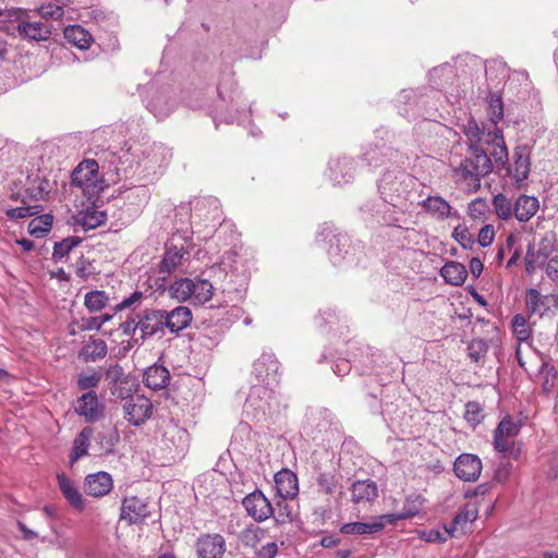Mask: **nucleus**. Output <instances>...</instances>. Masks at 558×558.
Returning a JSON list of instances; mask_svg holds the SVG:
<instances>
[{
    "instance_id": "nucleus-48",
    "label": "nucleus",
    "mask_w": 558,
    "mask_h": 558,
    "mask_svg": "<svg viewBox=\"0 0 558 558\" xmlns=\"http://www.w3.org/2000/svg\"><path fill=\"white\" fill-rule=\"evenodd\" d=\"M495 235L496 232L494 226L487 223L480 229L477 234V242L481 246L487 247L494 242Z\"/></svg>"
},
{
    "instance_id": "nucleus-63",
    "label": "nucleus",
    "mask_w": 558,
    "mask_h": 558,
    "mask_svg": "<svg viewBox=\"0 0 558 558\" xmlns=\"http://www.w3.org/2000/svg\"><path fill=\"white\" fill-rule=\"evenodd\" d=\"M17 527L23 533L25 539H33L37 536V534L29 530L22 521H17Z\"/></svg>"
},
{
    "instance_id": "nucleus-28",
    "label": "nucleus",
    "mask_w": 558,
    "mask_h": 558,
    "mask_svg": "<svg viewBox=\"0 0 558 558\" xmlns=\"http://www.w3.org/2000/svg\"><path fill=\"white\" fill-rule=\"evenodd\" d=\"M383 529H384V523L380 521H374L371 523L351 522V523L343 524L340 527V532L345 535H350V534L365 535V534L378 533Z\"/></svg>"
},
{
    "instance_id": "nucleus-23",
    "label": "nucleus",
    "mask_w": 558,
    "mask_h": 558,
    "mask_svg": "<svg viewBox=\"0 0 558 558\" xmlns=\"http://www.w3.org/2000/svg\"><path fill=\"white\" fill-rule=\"evenodd\" d=\"M440 276L452 286H462L468 278L465 266L459 262H447L440 269Z\"/></svg>"
},
{
    "instance_id": "nucleus-2",
    "label": "nucleus",
    "mask_w": 558,
    "mask_h": 558,
    "mask_svg": "<svg viewBox=\"0 0 558 558\" xmlns=\"http://www.w3.org/2000/svg\"><path fill=\"white\" fill-rule=\"evenodd\" d=\"M71 185L80 189L87 201H97L108 186L95 159H84L74 168Z\"/></svg>"
},
{
    "instance_id": "nucleus-31",
    "label": "nucleus",
    "mask_w": 558,
    "mask_h": 558,
    "mask_svg": "<svg viewBox=\"0 0 558 558\" xmlns=\"http://www.w3.org/2000/svg\"><path fill=\"white\" fill-rule=\"evenodd\" d=\"M496 216L501 220H510L513 217V206L511 199L505 194L498 193L494 195L492 201Z\"/></svg>"
},
{
    "instance_id": "nucleus-4",
    "label": "nucleus",
    "mask_w": 558,
    "mask_h": 558,
    "mask_svg": "<svg viewBox=\"0 0 558 558\" xmlns=\"http://www.w3.org/2000/svg\"><path fill=\"white\" fill-rule=\"evenodd\" d=\"M247 514L256 522H263L270 518L274 513V508L266 496L258 489L245 496L242 500Z\"/></svg>"
},
{
    "instance_id": "nucleus-24",
    "label": "nucleus",
    "mask_w": 558,
    "mask_h": 558,
    "mask_svg": "<svg viewBox=\"0 0 558 558\" xmlns=\"http://www.w3.org/2000/svg\"><path fill=\"white\" fill-rule=\"evenodd\" d=\"M557 303L555 295H542L536 289H529L526 291V308L530 314H545L549 310V302Z\"/></svg>"
},
{
    "instance_id": "nucleus-1",
    "label": "nucleus",
    "mask_w": 558,
    "mask_h": 558,
    "mask_svg": "<svg viewBox=\"0 0 558 558\" xmlns=\"http://www.w3.org/2000/svg\"><path fill=\"white\" fill-rule=\"evenodd\" d=\"M493 169L490 156L486 150L478 145L470 144L465 158L459 166L453 167V177L457 183L465 185L468 193H476L481 189L482 178L488 175Z\"/></svg>"
},
{
    "instance_id": "nucleus-13",
    "label": "nucleus",
    "mask_w": 558,
    "mask_h": 558,
    "mask_svg": "<svg viewBox=\"0 0 558 558\" xmlns=\"http://www.w3.org/2000/svg\"><path fill=\"white\" fill-rule=\"evenodd\" d=\"M57 481L59 489L69 505L78 512L84 511L86 509V499L83 497V494L75 485L74 481L64 473L58 474Z\"/></svg>"
},
{
    "instance_id": "nucleus-17",
    "label": "nucleus",
    "mask_w": 558,
    "mask_h": 558,
    "mask_svg": "<svg viewBox=\"0 0 558 558\" xmlns=\"http://www.w3.org/2000/svg\"><path fill=\"white\" fill-rule=\"evenodd\" d=\"M475 519V517H470L469 513H459L453 519L452 523L450 524V527H446V534H442L438 530H429V531H422L420 533V538L428 542V543H442L447 541L448 536H454V532L457 530V525L461 522H472Z\"/></svg>"
},
{
    "instance_id": "nucleus-38",
    "label": "nucleus",
    "mask_w": 558,
    "mask_h": 558,
    "mask_svg": "<svg viewBox=\"0 0 558 558\" xmlns=\"http://www.w3.org/2000/svg\"><path fill=\"white\" fill-rule=\"evenodd\" d=\"M80 243L81 239L77 236H69L63 239L61 242H57L53 247L52 258L56 262L62 260Z\"/></svg>"
},
{
    "instance_id": "nucleus-41",
    "label": "nucleus",
    "mask_w": 558,
    "mask_h": 558,
    "mask_svg": "<svg viewBox=\"0 0 558 558\" xmlns=\"http://www.w3.org/2000/svg\"><path fill=\"white\" fill-rule=\"evenodd\" d=\"M317 486L319 493L332 495L337 489L338 481L333 474L324 472L317 477Z\"/></svg>"
},
{
    "instance_id": "nucleus-42",
    "label": "nucleus",
    "mask_w": 558,
    "mask_h": 558,
    "mask_svg": "<svg viewBox=\"0 0 558 558\" xmlns=\"http://www.w3.org/2000/svg\"><path fill=\"white\" fill-rule=\"evenodd\" d=\"M488 114L493 125L498 124L504 118V104L499 95H492L488 105Z\"/></svg>"
},
{
    "instance_id": "nucleus-44",
    "label": "nucleus",
    "mask_w": 558,
    "mask_h": 558,
    "mask_svg": "<svg viewBox=\"0 0 558 558\" xmlns=\"http://www.w3.org/2000/svg\"><path fill=\"white\" fill-rule=\"evenodd\" d=\"M40 211L39 206H21L5 210V215L11 220H17L26 217L34 216Z\"/></svg>"
},
{
    "instance_id": "nucleus-3",
    "label": "nucleus",
    "mask_w": 558,
    "mask_h": 558,
    "mask_svg": "<svg viewBox=\"0 0 558 558\" xmlns=\"http://www.w3.org/2000/svg\"><path fill=\"white\" fill-rule=\"evenodd\" d=\"M154 405L143 395H133L123 404V416L133 426H142L153 415Z\"/></svg>"
},
{
    "instance_id": "nucleus-20",
    "label": "nucleus",
    "mask_w": 558,
    "mask_h": 558,
    "mask_svg": "<svg viewBox=\"0 0 558 558\" xmlns=\"http://www.w3.org/2000/svg\"><path fill=\"white\" fill-rule=\"evenodd\" d=\"M170 380L169 371L162 365H151L146 368L143 375V383L153 390H160L168 386Z\"/></svg>"
},
{
    "instance_id": "nucleus-54",
    "label": "nucleus",
    "mask_w": 558,
    "mask_h": 558,
    "mask_svg": "<svg viewBox=\"0 0 558 558\" xmlns=\"http://www.w3.org/2000/svg\"><path fill=\"white\" fill-rule=\"evenodd\" d=\"M469 356L475 361L478 362L480 359L484 355L486 352V344L482 340H473L469 344Z\"/></svg>"
},
{
    "instance_id": "nucleus-16",
    "label": "nucleus",
    "mask_w": 558,
    "mask_h": 558,
    "mask_svg": "<svg viewBox=\"0 0 558 558\" xmlns=\"http://www.w3.org/2000/svg\"><path fill=\"white\" fill-rule=\"evenodd\" d=\"M89 205L75 215V222L85 230L95 229L106 222L107 215L95 205L96 201H88Z\"/></svg>"
},
{
    "instance_id": "nucleus-36",
    "label": "nucleus",
    "mask_w": 558,
    "mask_h": 558,
    "mask_svg": "<svg viewBox=\"0 0 558 558\" xmlns=\"http://www.w3.org/2000/svg\"><path fill=\"white\" fill-rule=\"evenodd\" d=\"M548 258V254L542 248L535 250L529 246L525 255V269L529 274L534 272L537 268L543 266Z\"/></svg>"
},
{
    "instance_id": "nucleus-29",
    "label": "nucleus",
    "mask_w": 558,
    "mask_h": 558,
    "mask_svg": "<svg viewBox=\"0 0 558 558\" xmlns=\"http://www.w3.org/2000/svg\"><path fill=\"white\" fill-rule=\"evenodd\" d=\"M120 442V434L117 427L104 428L97 434V445L102 453H111Z\"/></svg>"
},
{
    "instance_id": "nucleus-55",
    "label": "nucleus",
    "mask_w": 558,
    "mask_h": 558,
    "mask_svg": "<svg viewBox=\"0 0 558 558\" xmlns=\"http://www.w3.org/2000/svg\"><path fill=\"white\" fill-rule=\"evenodd\" d=\"M278 553V545L276 542L267 543L256 553L258 558H274Z\"/></svg>"
},
{
    "instance_id": "nucleus-37",
    "label": "nucleus",
    "mask_w": 558,
    "mask_h": 558,
    "mask_svg": "<svg viewBox=\"0 0 558 558\" xmlns=\"http://www.w3.org/2000/svg\"><path fill=\"white\" fill-rule=\"evenodd\" d=\"M52 226V217L50 215H43L32 219L28 223V232L32 235L41 238L46 235Z\"/></svg>"
},
{
    "instance_id": "nucleus-57",
    "label": "nucleus",
    "mask_w": 558,
    "mask_h": 558,
    "mask_svg": "<svg viewBox=\"0 0 558 558\" xmlns=\"http://www.w3.org/2000/svg\"><path fill=\"white\" fill-rule=\"evenodd\" d=\"M94 349L92 351H88V348H86L87 353L93 357V360L96 359H102L107 354V345L105 341L99 340L98 342H94Z\"/></svg>"
},
{
    "instance_id": "nucleus-33",
    "label": "nucleus",
    "mask_w": 558,
    "mask_h": 558,
    "mask_svg": "<svg viewBox=\"0 0 558 558\" xmlns=\"http://www.w3.org/2000/svg\"><path fill=\"white\" fill-rule=\"evenodd\" d=\"M468 216L474 222L483 223L489 216V206L486 199L477 197L468 205Z\"/></svg>"
},
{
    "instance_id": "nucleus-39",
    "label": "nucleus",
    "mask_w": 558,
    "mask_h": 558,
    "mask_svg": "<svg viewBox=\"0 0 558 558\" xmlns=\"http://www.w3.org/2000/svg\"><path fill=\"white\" fill-rule=\"evenodd\" d=\"M485 417L484 408L477 401H469L465 404L464 418L473 427L477 426L483 422Z\"/></svg>"
},
{
    "instance_id": "nucleus-14",
    "label": "nucleus",
    "mask_w": 558,
    "mask_h": 558,
    "mask_svg": "<svg viewBox=\"0 0 558 558\" xmlns=\"http://www.w3.org/2000/svg\"><path fill=\"white\" fill-rule=\"evenodd\" d=\"M163 324L172 333H179L190 326L193 319L192 312L186 306H177L172 311L162 310Z\"/></svg>"
},
{
    "instance_id": "nucleus-12",
    "label": "nucleus",
    "mask_w": 558,
    "mask_h": 558,
    "mask_svg": "<svg viewBox=\"0 0 558 558\" xmlns=\"http://www.w3.org/2000/svg\"><path fill=\"white\" fill-rule=\"evenodd\" d=\"M225 538L220 534H204L196 543L198 558H222Z\"/></svg>"
},
{
    "instance_id": "nucleus-22",
    "label": "nucleus",
    "mask_w": 558,
    "mask_h": 558,
    "mask_svg": "<svg viewBox=\"0 0 558 558\" xmlns=\"http://www.w3.org/2000/svg\"><path fill=\"white\" fill-rule=\"evenodd\" d=\"M184 256V250L175 246L167 248L159 266L158 274L160 279L165 280L170 276L181 264Z\"/></svg>"
},
{
    "instance_id": "nucleus-53",
    "label": "nucleus",
    "mask_w": 558,
    "mask_h": 558,
    "mask_svg": "<svg viewBox=\"0 0 558 558\" xmlns=\"http://www.w3.org/2000/svg\"><path fill=\"white\" fill-rule=\"evenodd\" d=\"M415 517V511H410V512H400V513H388V514H383L378 518H376L375 521H380L385 524V522L389 523V524H395L397 523L398 521L400 520H405V519H411Z\"/></svg>"
},
{
    "instance_id": "nucleus-51",
    "label": "nucleus",
    "mask_w": 558,
    "mask_h": 558,
    "mask_svg": "<svg viewBox=\"0 0 558 558\" xmlns=\"http://www.w3.org/2000/svg\"><path fill=\"white\" fill-rule=\"evenodd\" d=\"M138 316L130 315L128 318L120 324L119 329L121 330L122 335L132 337L135 335V331L140 330V322L137 319Z\"/></svg>"
},
{
    "instance_id": "nucleus-64",
    "label": "nucleus",
    "mask_w": 558,
    "mask_h": 558,
    "mask_svg": "<svg viewBox=\"0 0 558 558\" xmlns=\"http://www.w3.org/2000/svg\"><path fill=\"white\" fill-rule=\"evenodd\" d=\"M550 472L554 476H558V451L550 458Z\"/></svg>"
},
{
    "instance_id": "nucleus-21",
    "label": "nucleus",
    "mask_w": 558,
    "mask_h": 558,
    "mask_svg": "<svg viewBox=\"0 0 558 558\" xmlns=\"http://www.w3.org/2000/svg\"><path fill=\"white\" fill-rule=\"evenodd\" d=\"M20 36L41 41L47 40L51 35V27L43 22H20L17 25Z\"/></svg>"
},
{
    "instance_id": "nucleus-47",
    "label": "nucleus",
    "mask_w": 558,
    "mask_h": 558,
    "mask_svg": "<svg viewBox=\"0 0 558 558\" xmlns=\"http://www.w3.org/2000/svg\"><path fill=\"white\" fill-rule=\"evenodd\" d=\"M143 300V292L142 291H134L130 296L124 298L120 303H118L113 311L114 313L122 312L126 308L136 307L142 303Z\"/></svg>"
},
{
    "instance_id": "nucleus-59",
    "label": "nucleus",
    "mask_w": 558,
    "mask_h": 558,
    "mask_svg": "<svg viewBox=\"0 0 558 558\" xmlns=\"http://www.w3.org/2000/svg\"><path fill=\"white\" fill-rule=\"evenodd\" d=\"M266 363L269 364L272 372H277L278 362L275 359H272L271 355H263L260 359H258L254 364L255 371L260 373L262 366H264Z\"/></svg>"
},
{
    "instance_id": "nucleus-30",
    "label": "nucleus",
    "mask_w": 558,
    "mask_h": 558,
    "mask_svg": "<svg viewBox=\"0 0 558 558\" xmlns=\"http://www.w3.org/2000/svg\"><path fill=\"white\" fill-rule=\"evenodd\" d=\"M193 279L181 278L169 287V295L179 302L186 301L193 295Z\"/></svg>"
},
{
    "instance_id": "nucleus-43",
    "label": "nucleus",
    "mask_w": 558,
    "mask_h": 558,
    "mask_svg": "<svg viewBox=\"0 0 558 558\" xmlns=\"http://www.w3.org/2000/svg\"><path fill=\"white\" fill-rule=\"evenodd\" d=\"M38 14L46 20H60L64 11L62 5H58V3H44L37 9Z\"/></svg>"
},
{
    "instance_id": "nucleus-50",
    "label": "nucleus",
    "mask_w": 558,
    "mask_h": 558,
    "mask_svg": "<svg viewBox=\"0 0 558 558\" xmlns=\"http://www.w3.org/2000/svg\"><path fill=\"white\" fill-rule=\"evenodd\" d=\"M100 374L93 372L92 374L81 375L77 380V386L81 390L96 387L100 381Z\"/></svg>"
},
{
    "instance_id": "nucleus-56",
    "label": "nucleus",
    "mask_w": 558,
    "mask_h": 558,
    "mask_svg": "<svg viewBox=\"0 0 558 558\" xmlns=\"http://www.w3.org/2000/svg\"><path fill=\"white\" fill-rule=\"evenodd\" d=\"M50 193L49 181L41 179L36 190L32 193V196L36 199H45Z\"/></svg>"
},
{
    "instance_id": "nucleus-52",
    "label": "nucleus",
    "mask_w": 558,
    "mask_h": 558,
    "mask_svg": "<svg viewBox=\"0 0 558 558\" xmlns=\"http://www.w3.org/2000/svg\"><path fill=\"white\" fill-rule=\"evenodd\" d=\"M499 141H505L502 131L496 125H493L492 130L487 132L484 131L482 143L490 146L494 144H498Z\"/></svg>"
},
{
    "instance_id": "nucleus-8",
    "label": "nucleus",
    "mask_w": 558,
    "mask_h": 558,
    "mask_svg": "<svg viewBox=\"0 0 558 558\" xmlns=\"http://www.w3.org/2000/svg\"><path fill=\"white\" fill-rule=\"evenodd\" d=\"M75 412L87 423H94L104 416L105 407L99 402L96 392L90 390L77 399Z\"/></svg>"
},
{
    "instance_id": "nucleus-26",
    "label": "nucleus",
    "mask_w": 558,
    "mask_h": 558,
    "mask_svg": "<svg viewBox=\"0 0 558 558\" xmlns=\"http://www.w3.org/2000/svg\"><path fill=\"white\" fill-rule=\"evenodd\" d=\"M421 206L438 219L449 218L452 210L451 205L440 196H428L421 203Z\"/></svg>"
},
{
    "instance_id": "nucleus-7",
    "label": "nucleus",
    "mask_w": 558,
    "mask_h": 558,
    "mask_svg": "<svg viewBox=\"0 0 558 558\" xmlns=\"http://www.w3.org/2000/svg\"><path fill=\"white\" fill-rule=\"evenodd\" d=\"M531 159L530 153L525 147H517L513 150V163L509 165L507 162L506 174L511 177L517 186H520L522 182H524L530 173Z\"/></svg>"
},
{
    "instance_id": "nucleus-27",
    "label": "nucleus",
    "mask_w": 558,
    "mask_h": 558,
    "mask_svg": "<svg viewBox=\"0 0 558 558\" xmlns=\"http://www.w3.org/2000/svg\"><path fill=\"white\" fill-rule=\"evenodd\" d=\"M64 38L73 46L84 50L90 47L92 35L81 25H69L64 28Z\"/></svg>"
},
{
    "instance_id": "nucleus-25",
    "label": "nucleus",
    "mask_w": 558,
    "mask_h": 558,
    "mask_svg": "<svg viewBox=\"0 0 558 558\" xmlns=\"http://www.w3.org/2000/svg\"><path fill=\"white\" fill-rule=\"evenodd\" d=\"M94 434V429L89 426L84 427L73 440L70 454V463L73 465L82 457L86 456L89 447V439Z\"/></svg>"
},
{
    "instance_id": "nucleus-18",
    "label": "nucleus",
    "mask_w": 558,
    "mask_h": 558,
    "mask_svg": "<svg viewBox=\"0 0 558 558\" xmlns=\"http://www.w3.org/2000/svg\"><path fill=\"white\" fill-rule=\"evenodd\" d=\"M378 497V487L374 481H356L351 487V500L354 504L373 502Z\"/></svg>"
},
{
    "instance_id": "nucleus-45",
    "label": "nucleus",
    "mask_w": 558,
    "mask_h": 558,
    "mask_svg": "<svg viewBox=\"0 0 558 558\" xmlns=\"http://www.w3.org/2000/svg\"><path fill=\"white\" fill-rule=\"evenodd\" d=\"M464 134L470 144L478 145L482 143L484 130H482L475 120L471 119L464 126Z\"/></svg>"
},
{
    "instance_id": "nucleus-15",
    "label": "nucleus",
    "mask_w": 558,
    "mask_h": 558,
    "mask_svg": "<svg viewBox=\"0 0 558 558\" xmlns=\"http://www.w3.org/2000/svg\"><path fill=\"white\" fill-rule=\"evenodd\" d=\"M141 339L153 337L165 327L162 310H145L138 317Z\"/></svg>"
},
{
    "instance_id": "nucleus-46",
    "label": "nucleus",
    "mask_w": 558,
    "mask_h": 558,
    "mask_svg": "<svg viewBox=\"0 0 558 558\" xmlns=\"http://www.w3.org/2000/svg\"><path fill=\"white\" fill-rule=\"evenodd\" d=\"M490 156L494 158L497 167L505 168L508 162V149L505 141H499L498 144L490 145Z\"/></svg>"
},
{
    "instance_id": "nucleus-11",
    "label": "nucleus",
    "mask_w": 558,
    "mask_h": 558,
    "mask_svg": "<svg viewBox=\"0 0 558 558\" xmlns=\"http://www.w3.org/2000/svg\"><path fill=\"white\" fill-rule=\"evenodd\" d=\"M113 488L111 475L105 471H99L86 475L84 480V490L87 495L101 498L108 495Z\"/></svg>"
},
{
    "instance_id": "nucleus-61",
    "label": "nucleus",
    "mask_w": 558,
    "mask_h": 558,
    "mask_svg": "<svg viewBox=\"0 0 558 558\" xmlns=\"http://www.w3.org/2000/svg\"><path fill=\"white\" fill-rule=\"evenodd\" d=\"M546 274L553 281H558V257L548 260Z\"/></svg>"
},
{
    "instance_id": "nucleus-34",
    "label": "nucleus",
    "mask_w": 558,
    "mask_h": 558,
    "mask_svg": "<svg viewBox=\"0 0 558 558\" xmlns=\"http://www.w3.org/2000/svg\"><path fill=\"white\" fill-rule=\"evenodd\" d=\"M512 333L519 343L525 342L531 338L532 328L529 320L522 314L513 316L511 322Z\"/></svg>"
},
{
    "instance_id": "nucleus-40",
    "label": "nucleus",
    "mask_w": 558,
    "mask_h": 558,
    "mask_svg": "<svg viewBox=\"0 0 558 558\" xmlns=\"http://www.w3.org/2000/svg\"><path fill=\"white\" fill-rule=\"evenodd\" d=\"M264 536V530L251 525L241 532L240 539L244 546L255 548Z\"/></svg>"
},
{
    "instance_id": "nucleus-9",
    "label": "nucleus",
    "mask_w": 558,
    "mask_h": 558,
    "mask_svg": "<svg viewBox=\"0 0 558 558\" xmlns=\"http://www.w3.org/2000/svg\"><path fill=\"white\" fill-rule=\"evenodd\" d=\"M453 469L460 480L475 482L482 472V461L475 454L462 453L456 459Z\"/></svg>"
},
{
    "instance_id": "nucleus-32",
    "label": "nucleus",
    "mask_w": 558,
    "mask_h": 558,
    "mask_svg": "<svg viewBox=\"0 0 558 558\" xmlns=\"http://www.w3.org/2000/svg\"><path fill=\"white\" fill-rule=\"evenodd\" d=\"M193 295L191 299L194 301V303L205 304L211 300L214 294V287L208 280L197 278L193 280Z\"/></svg>"
},
{
    "instance_id": "nucleus-10",
    "label": "nucleus",
    "mask_w": 558,
    "mask_h": 558,
    "mask_svg": "<svg viewBox=\"0 0 558 558\" xmlns=\"http://www.w3.org/2000/svg\"><path fill=\"white\" fill-rule=\"evenodd\" d=\"M275 484L277 494L282 499V501L277 502L279 507H281L282 502L287 499H293L299 494L298 476L288 469H282L275 474Z\"/></svg>"
},
{
    "instance_id": "nucleus-62",
    "label": "nucleus",
    "mask_w": 558,
    "mask_h": 558,
    "mask_svg": "<svg viewBox=\"0 0 558 558\" xmlns=\"http://www.w3.org/2000/svg\"><path fill=\"white\" fill-rule=\"evenodd\" d=\"M469 267L474 278H478L484 268L482 260L477 257L471 258Z\"/></svg>"
},
{
    "instance_id": "nucleus-49",
    "label": "nucleus",
    "mask_w": 558,
    "mask_h": 558,
    "mask_svg": "<svg viewBox=\"0 0 558 558\" xmlns=\"http://www.w3.org/2000/svg\"><path fill=\"white\" fill-rule=\"evenodd\" d=\"M425 501V498L421 495H410L405 498L402 512L415 511V515H417Z\"/></svg>"
},
{
    "instance_id": "nucleus-6",
    "label": "nucleus",
    "mask_w": 558,
    "mask_h": 558,
    "mask_svg": "<svg viewBox=\"0 0 558 558\" xmlns=\"http://www.w3.org/2000/svg\"><path fill=\"white\" fill-rule=\"evenodd\" d=\"M149 514V506L144 499L130 496L122 500L120 520L126 521L129 524H138L147 519Z\"/></svg>"
},
{
    "instance_id": "nucleus-60",
    "label": "nucleus",
    "mask_w": 558,
    "mask_h": 558,
    "mask_svg": "<svg viewBox=\"0 0 558 558\" xmlns=\"http://www.w3.org/2000/svg\"><path fill=\"white\" fill-rule=\"evenodd\" d=\"M452 235L463 246L466 242H471V234L466 228H462L460 226L454 228Z\"/></svg>"
},
{
    "instance_id": "nucleus-58",
    "label": "nucleus",
    "mask_w": 558,
    "mask_h": 558,
    "mask_svg": "<svg viewBox=\"0 0 558 558\" xmlns=\"http://www.w3.org/2000/svg\"><path fill=\"white\" fill-rule=\"evenodd\" d=\"M80 328L82 330H99L101 328V322L98 316L82 318Z\"/></svg>"
},
{
    "instance_id": "nucleus-19",
    "label": "nucleus",
    "mask_w": 558,
    "mask_h": 558,
    "mask_svg": "<svg viewBox=\"0 0 558 558\" xmlns=\"http://www.w3.org/2000/svg\"><path fill=\"white\" fill-rule=\"evenodd\" d=\"M538 208L539 202L536 197L522 194L514 202L513 216L520 222H526L535 216Z\"/></svg>"
},
{
    "instance_id": "nucleus-5",
    "label": "nucleus",
    "mask_w": 558,
    "mask_h": 558,
    "mask_svg": "<svg viewBox=\"0 0 558 558\" xmlns=\"http://www.w3.org/2000/svg\"><path fill=\"white\" fill-rule=\"evenodd\" d=\"M520 426L510 417L505 416L494 433V448L499 452H509L514 445V437L519 434Z\"/></svg>"
},
{
    "instance_id": "nucleus-35",
    "label": "nucleus",
    "mask_w": 558,
    "mask_h": 558,
    "mask_svg": "<svg viewBox=\"0 0 558 558\" xmlns=\"http://www.w3.org/2000/svg\"><path fill=\"white\" fill-rule=\"evenodd\" d=\"M108 302V294L100 290L87 292L84 298V305L92 313L100 312L107 306Z\"/></svg>"
}]
</instances>
